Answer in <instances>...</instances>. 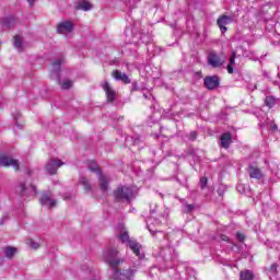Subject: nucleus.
Listing matches in <instances>:
<instances>
[{"label": "nucleus", "mask_w": 280, "mask_h": 280, "mask_svg": "<svg viewBox=\"0 0 280 280\" xmlns=\"http://www.w3.org/2000/svg\"><path fill=\"white\" fill-rule=\"evenodd\" d=\"M117 255H119V252L117 248H108L104 253V259L110 268H113V280H127L126 272H121L119 269H117V266H120V264H124V259L119 258Z\"/></svg>", "instance_id": "nucleus-1"}, {"label": "nucleus", "mask_w": 280, "mask_h": 280, "mask_svg": "<svg viewBox=\"0 0 280 280\" xmlns=\"http://www.w3.org/2000/svg\"><path fill=\"white\" fill-rule=\"evenodd\" d=\"M114 196H115L116 200H127L128 201L133 196V191L130 187L122 186L114 192Z\"/></svg>", "instance_id": "nucleus-2"}, {"label": "nucleus", "mask_w": 280, "mask_h": 280, "mask_svg": "<svg viewBox=\"0 0 280 280\" xmlns=\"http://www.w3.org/2000/svg\"><path fill=\"white\" fill-rule=\"evenodd\" d=\"M39 202L43 205V207H47L48 209H54V207L58 205V201L54 199L51 191L43 192Z\"/></svg>", "instance_id": "nucleus-3"}, {"label": "nucleus", "mask_w": 280, "mask_h": 280, "mask_svg": "<svg viewBox=\"0 0 280 280\" xmlns=\"http://www.w3.org/2000/svg\"><path fill=\"white\" fill-rule=\"evenodd\" d=\"M65 165V162H61L60 160L50 159L46 165L45 170L50 174V176H54L58 174V167H62Z\"/></svg>", "instance_id": "nucleus-4"}, {"label": "nucleus", "mask_w": 280, "mask_h": 280, "mask_svg": "<svg viewBox=\"0 0 280 280\" xmlns=\"http://www.w3.org/2000/svg\"><path fill=\"white\" fill-rule=\"evenodd\" d=\"M203 85L208 91H215L220 86V78L218 75L206 77L203 80Z\"/></svg>", "instance_id": "nucleus-5"}, {"label": "nucleus", "mask_w": 280, "mask_h": 280, "mask_svg": "<svg viewBox=\"0 0 280 280\" xmlns=\"http://www.w3.org/2000/svg\"><path fill=\"white\" fill-rule=\"evenodd\" d=\"M101 86L105 91L107 102H109L112 104V102L117 100V92H115V90H113L109 82L105 81L101 84Z\"/></svg>", "instance_id": "nucleus-6"}, {"label": "nucleus", "mask_w": 280, "mask_h": 280, "mask_svg": "<svg viewBox=\"0 0 280 280\" xmlns=\"http://www.w3.org/2000/svg\"><path fill=\"white\" fill-rule=\"evenodd\" d=\"M230 23H233V16H230V15H221L217 20V24L220 27V31L222 32V34L226 33V31L229 30L226 28V25H230Z\"/></svg>", "instance_id": "nucleus-7"}, {"label": "nucleus", "mask_w": 280, "mask_h": 280, "mask_svg": "<svg viewBox=\"0 0 280 280\" xmlns=\"http://www.w3.org/2000/svg\"><path fill=\"white\" fill-rule=\"evenodd\" d=\"M16 23H19V20H16V18H2L0 19V30H2V32H5V30H10V27H14Z\"/></svg>", "instance_id": "nucleus-8"}, {"label": "nucleus", "mask_w": 280, "mask_h": 280, "mask_svg": "<svg viewBox=\"0 0 280 280\" xmlns=\"http://www.w3.org/2000/svg\"><path fill=\"white\" fill-rule=\"evenodd\" d=\"M0 165H2L3 167H10L11 165V167H13L15 172H19V161L10 156L2 155L0 158Z\"/></svg>", "instance_id": "nucleus-9"}, {"label": "nucleus", "mask_w": 280, "mask_h": 280, "mask_svg": "<svg viewBox=\"0 0 280 280\" xmlns=\"http://www.w3.org/2000/svg\"><path fill=\"white\" fill-rule=\"evenodd\" d=\"M57 32L58 34H69L73 32V22L66 21L58 24Z\"/></svg>", "instance_id": "nucleus-10"}, {"label": "nucleus", "mask_w": 280, "mask_h": 280, "mask_svg": "<svg viewBox=\"0 0 280 280\" xmlns=\"http://www.w3.org/2000/svg\"><path fill=\"white\" fill-rule=\"evenodd\" d=\"M233 136H231V132H225L221 135L220 141H221V148H224L228 150V148L233 143Z\"/></svg>", "instance_id": "nucleus-11"}, {"label": "nucleus", "mask_w": 280, "mask_h": 280, "mask_svg": "<svg viewBox=\"0 0 280 280\" xmlns=\"http://www.w3.org/2000/svg\"><path fill=\"white\" fill-rule=\"evenodd\" d=\"M247 172L252 178H256V180H261L264 178V174L261 173V170L249 165L247 168Z\"/></svg>", "instance_id": "nucleus-12"}, {"label": "nucleus", "mask_w": 280, "mask_h": 280, "mask_svg": "<svg viewBox=\"0 0 280 280\" xmlns=\"http://www.w3.org/2000/svg\"><path fill=\"white\" fill-rule=\"evenodd\" d=\"M93 9V4L86 0H79L74 5V10H83V12H89Z\"/></svg>", "instance_id": "nucleus-13"}, {"label": "nucleus", "mask_w": 280, "mask_h": 280, "mask_svg": "<svg viewBox=\"0 0 280 280\" xmlns=\"http://www.w3.org/2000/svg\"><path fill=\"white\" fill-rule=\"evenodd\" d=\"M208 62L211 65V67H222V60H220V56L217 54H210L208 57Z\"/></svg>", "instance_id": "nucleus-14"}, {"label": "nucleus", "mask_w": 280, "mask_h": 280, "mask_svg": "<svg viewBox=\"0 0 280 280\" xmlns=\"http://www.w3.org/2000/svg\"><path fill=\"white\" fill-rule=\"evenodd\" d=\"M129 248L139 257L141 255V245L137 241H129L128 243Z\"/></svg>", "instance_id": "nucleus-15"}, {"label": "nucleus", "mask_w": 280, "mask_h": 280, "mask_svg": "<svg viewBox=\"0 0 280 280\" xmlns=\"http://www.w3.org/2000/svg\"><path fill=\"white\" fill-rule=\"evenodd\" d=\"M98 185L102 191H108V177L101 173V175H98Z\"/></svg>", "instance_id": "nucleus-16"}, {"label": "nucleus", "mask_w": 280, "mask_h": 280, "mask_svg": "<svg viewBox=\"0 0 280 280\" xmlns=\"http://www.w3.org/2000/svg\"><path fill=\"white\" fill-rule=\"evenodd\" d=\"M13 45L19 51H23V37L21 35L14 36Z\"/></svg>", "instance_id": "nucleus-17"}, {"label": "nucleus", "mask_w": 280, "mask_h": 280, "mask_svg": "<svg viewBox=\"0 0 280 280\" xmlns=\"http://www.w3.org/2000/svg\"><path fill=\"white\" fill-rule=\"evenodd\" d=\"M88 167L90 170V172H94L95 174H97L98 176L102 175V171L100 170V166H97V163L94 161H91L88 164Z\"/></svg>", "instance_id": "nucleus-18"}, {"label": "nucleus", "mask_w": 280, "mask_h": 280, "mask_svg": "<svg viewBox=\"0 0 280 280\" xmlns=\"http://www.w3.org/2000/svg\"><path fill=\"white\" fill-rule=\"evenodd\" d=\"M65 62V58H59V59H56L54 62H52V71L55 73H58L60 71V67L61 65Z\"/></svg>", "instance_id": "nucleus-19"}, {"label": "nucleus", "mask_w": 280, "mask_h": 280, "mask_svg": "<svg viewBox=\"0 0 280 280\" xmlns=\"http://www.w3.org/2000/svg\"><path fill=\"white\" fill-rule=\"evenodd\" d=\"M277 104V97L275 96H267L265 98V106L268 108H273V106Z\"/></svg>", "instance_id": "nucleus-20"}, {"label": "nucleus", "mask_w": 280, "mask_h": 280, "mask_svg": "<svg viewBox=\"0 0 280 280\" xmlns=\"http://www.w3.org/2000/svg\"><path fill=\"white\" fill-rule=\"evenodd\" d=\"M59 84L62 91H69V89L73 86V82L71 80L59 81Z\"/></svg>", "instance_id": "nucleus-21"}, {"label": "nucleus", "mask_w": 280, "mask_h": 280, "mask_svg": "<svg viewBox=\"0 0 280 280\" xmlns=\"http://www.w3.org/2000/svg\"><path fill=\"white\" fill-rule=\"evenodd\" d=\"M4 253H5V257L8 259H12L14 257V255L16 254V248L14 247H11V246H8L5 249H4Z\"/></svg>", "instance_id": "nucleus-22"}, {"label": "nucleus", "mask_w": 280, "mask_h": 280, "mask_svg": "<svg viewBox=\"0 0 280 280\" xmlns=\"http://www.w3.org/2000/svg\"><path fill=\"white\" fill-rule=\"evenodd\" d=\"M255 276L250 270L241 271V280H253Z\"/></svg>", "instance_id": "nucleus-23"}, {"label": "nucleus", "mask_w": 280, "mask_h": 280, "mask_svg": "<svg viewBox=\"0 0 280 280\" xmlns=\"http://www.w3.org/2000/svg\"><path fill=\"white\" fill-rule=\"evenodd\" d=\"M80 183L84 187L85 191H91L93 189V186H91V183L86 177H81Z\"/></svg>", "instance_id": "nucleus-24"}, {"label": "nucleus", "mask_w": 280, "mask_h": 280, "mask_svg": "<svg viewBox=\"0 0 280 280\" xmlns=\"http://www.w3.org/2000/svg\"><path fill=\"white\" fill-rule=\"evenodd\" d=\"M118 237L122 244H126V242L129 243L131 241L130 236L128 235V231H122Z\"/></svg>", "instance_id": "nucleus-25"}, {"label": "nucleus", "mask_w": 280, "mask_h": 280, "mask_svg": "<svg viewBox=\"0 0 280 280\" xmlns=\"http://www.w3.org/2000/svg\"><path fill=\"white\" fill-rule=\"evenodd\" d=\"M135 275H137V270L136 269H129L125 271V277L127 280H133L135 279Z\"/></svg>", "instance_id": "nucleus-26"}, {"label": "nucleus", "mask_w": 280, "mask_h": 280, "mask_svg": "<svg viewBox=\"0 0 280 280\" xmlns=\"http://www.w3.org/2000/svg\"><path fill=\"white\" fill-rule=\"evenodd\" d=\"M27 246H30V248H34V250L38 249L40 247V245L38 243H36L34 240L28 238L26 241Z\"/></svg>", "instance_id": "nucleus-27"}, {"label": "nucleus", "mask_w": 280, "mask_h": 280, "mask_svg": "<svg viewBox=\"0 0 280 280\" xmlns=\"http://www.w3.org/2000/svg\"><path fill=\"white\" fill-rule=\"evenodd\" d=\"M139 2H141V0H127V5H129L131 10H135V8H137V3Z\"/></svg>", "instance_id": "nucleus-28"}, {"label": "nucleus", "mask_w": 280, "mask_h": 280, "mask_svg": "<svg viewBox=\"0 0 280 280\" xmlns=\"http://www.w3.org/2000/svg\"><path fill=\"white\" fill-rule=\"evenodd\" d=\"M207 183H209V179L207 177H201L200 178V188L205 189V187H207Z\"/></svg>", "instance_id": "nucleus-29"}, {"label": "nucleus", "mask_w": 280, "mask_h": 280, "mask_svg": "<svg viewBox=\"0 0 280 280\" xmlns=\"http://www.w3.org/2000/svg\"><path fill=\"white\" fill-rule=\"evenodd\" d=\"M124 73H121V71H119V70H115L114 72H113V78H115V80H121V75H122Z\"/></svg>", "instance_id": "nucleus-30"}, {"label": "nucleus", "mask_w": 280, "mask_h": 280, "mask_svg": "<svg viewBox=\"0 0 280 280\" xmlns=\"http://www.w3.org/2000/svg\"><path fill=\"white\" fill-rule=\"evenodd\" d=\"M121 82H125L126 84H130V78L126 73H122V75L119 79Z\"/></svg>", "instance_id": "nucleus-31"}, {"label": "nucleus", "mask_w": 280, "mask_h": 280, "mask_svg": "<svg viewBox=\"0 0 280 280\" xmlns=\"http://www.w3.org/2000/svg\"><path fill=\"white\" fill-rule=\"evenodd\" d=\"M196 209V206L194 205H186V209L184 210V213H191Z\"/></svg>", "instance_id": "nucleus-32"}, {"label": "nucleus", "mask_w": 280, "mask_h": 280, "mask_svg": "<svg viewBox=\"0 0 280 280\" xmlns=\"http://www.w3.org/2000/svg\"><path fill=\"white\" fill-rule=\"evenodd\" d=\"M198 137V133L196 131H191L188 136V139L190 141H196V138Z\"/></svg>", "instance_id": "nucleus-33"}, {"label": "nucleus", "mask_w": 280, "mask_h": 280, "mask_svg": "<svg viewBox=\"0 0 280 280\" xmlns=\"http://www.w3.org/2000/svg\"><path fill=\"white\" fill-rule=\"evenodd\" d=\"M236 238L238 240V242H244L246 240V236H244V234L237 232L236 233Z\"/></svg>", "instance_id": "nucleus-34"}, {"label": "nucleus", "mask_w": 280, "mask_h": 280, "mask_svg": "<svg viewBox=\"0 0 280 280\" xmlns=\"http://www.w3.org/2000/svg\"><path fill=\"white\" fill-rule=\"evenodd\" d=\"M19 187H20V192H21V194H25V190L27 189V188L25 187V184L21 183Z\"/></svg>", "instance_id": "nucleus-35"}, {"label": "nucleus", "mask_w": 280, "mask_h": 280, "mask_svg": "<svg viewBox=\"0 0 280 280\" xmlns=\"http://www.w3.org/2000/svg\"><path fill=\"white\" fill-rule=\"evenodd\" d=\"M230 65H231V67H233V65H235V52H233L230 58Z\"/></svg>", "instance_id": "nucleus-36"}, {"label": "nucleus", "mask_w": 280, "mask_h": 280, "mask_svg": "<svg viewBox=\"0 0 280 280\" xmlns=\"http://www.w3.org/2000/svg\"><path fill=\"white\" fill-rule=\"evenodd\" d=\"M28 191H31L32 196H36V186H31Z\"/></svg>", "instance_id": "nucleus-37"}, {"label": "nucleus", "mask_w": 280, "mask_h": 280, "mask_svg": "<svg viewBox=\"0 0 280 280\" xmlns=\"http://www.w3.org/2000/svg\"><path fill=\"white\" fill-rule=\"evenodd\" d=\"M277 268H279V266H278L277 264H272V265L270 266V271H271V272H277Z\"/></svg>", "instance_id": "nucleus-38"}, {"label": "nucleus", "mask_w": 280, "mask_h": 280, "mask_svg": "<svg viewBox=\"0 0 280 280\" xmlns=\"http://www.w3.org/2000/svg\"><path fill=\"white\" fill-rule=\"evenodd\" d=\"M221 240H222L223 242H231V240H230L229 236H226V235H221Z\"/></svg>", "instance_id": "nucleus-39"}, {"label": "nucleus", "mask_w": 280, "mask_h": 280, "mask_svg": "<svg viewBox=\"0 0 280 280\" xmlns=\"http://www.w3.org/2000/svg\"><path fill=\"white\" fill-rule=\"evenodd\" d=\"M131 91H139V85H137V83H132Z\"/></svg>", "instance_id": "nucleus-40"}, {"label": "nucleus", "mask_w": 280, "mask_h": 280, "mask_svg": "<svg viewBox=\"0 0 280 280\" xmlns=\"http://www.w3.org/2000/svg\"><path fill=\"white\" fill-rule=\"evenodd\" d=\"M228 73H233V66L228 65Z\"/></svg>", "instance_id": "nucleus-41"}, {"label": "nucleus", "mask_w": 280, "mask_h": 280, "mask_svg": "<svg viewBox=\"0 0 280 280\" xmlns=\"http://www.w3.org/2000/svg\"><path fill=\"white\" fill-rule=\"evenodd\" d=\"M8 220V215H3L2 219L0 220V224H3Z\"/></svg>", "instance_id": "nucleus-42"}, {"label": "nucleus", "mask_w": 280, "mask_h": 280, "mask_svg": "<svg viewBox=\"0 0 280 280\" xmlns=\"http://www.w3.org/2000/svg\"><path fill=\"white\" fill-rule=\"evenodd\" d=\"M148 230L150 231L151 235H154V231H152V228H150V225H148Z\"/></svg>", "instance_id": "nucleus-43"}, {"label": "nucleus", "mask_w": 280, "mask_h": 280, "mask_svg": "<svg viewBox=\"0 0 280 280\" xmlns=\"http://www.w3.org/2000/svg\"><path fill=\"white\" fill-rule=\"evenodd\" d=\"M168 213L167 211H165L163 214H162V218H167Z\"/></svg>", "instance_id": "nucleus-44"}, {"label": "nucleus", "mask_w": 280, "mask_h": 280, "mask_svg": "<svg viewBox=\"0 0 280 280\" xmlns=\"http://www.w3.org/2000/svg\"><path fill=\"white\" fill-rule=\"evenodd\" d=\"M90 280H102V278L95 277V278H92V279H90Z\"/></svg>", "instance_id": "nucleus-45"}, {"label": "nucleus", "mask_w": 280, "mask_h": 280, "mask_svg": "<svg viewBox=\"0 0 280 280\" xmlns=\"http://www.w3.org/2000/svg\"><path fill=\"white\" fill-rule=\"evenodd\" d=\"M30 5L34 4V0H27Z\"/></svg>", "instance_id": "nucleus-46"}, {"label": "nucleus", "mask_w": 280, "mask_h": 280, "mask_svg": "<svg viewBox=\"0 0 280 280\" xmlns=\"http://www.w3.org/2000/svg\"><path fill=\"white\" fill-rule=\"evenodd\" d=\"M144 100H148V94H143Z\"/></svg>", "instance_id": "nucleus-47"}, {"label": "nucleus", "mask_w": 280, "mask_h": 280, "mask_svg": "<svg viewBox=\"0 0 280 280\" xmlns=\"http://www.w3.org/2000/svg\"><path fill=\"white\" fill-rule=\"evenodd\" d=\"M151 213H156V210L155 209L151 210Z\"/></svg>", "instance_id": "nucleus-48"}, {"label": "nucleus", "mask_w": 280, "mask_h": 280, "mask_svg": "<svg viewBox=\"0 0 280 280\" xmlns=\"http://www.w3.org/2000/svg\"><path fill=\"white\" fill-rule=\"evenodd\" d=\"M198 74H199V75H201V74H202V72H198Z\"/></svg>", "instance_id": "nucleus-49"}, {"label": "nucleus", "mask_w": 280, "mask_h": 280, "mask_svg": "<svg viewBox=\"0 0 280 280\" xmlns=\"http://www.w3.org/2000/svg\"><path fill=\"white\" fill-rule=\"evenodd\" d=\"M163 237L165 238V234H163Z\"/></svg>", "instance_id": "nucleus-50"}]
</instances>
